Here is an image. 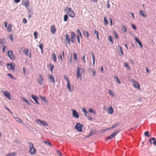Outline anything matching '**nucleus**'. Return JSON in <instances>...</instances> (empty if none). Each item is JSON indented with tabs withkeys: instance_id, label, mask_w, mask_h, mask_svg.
<instances>
[{
	"instance_id": "f257e3e1",
	"label": "nucleus",
	"mask_w": 156,
	"mask_h": 156,
	"mask_svg": "<svg viewBox=\"0 0 156 156\" xmlns=\"http://www.w3.org/2000/svg\"><path fill=\"white\" fill-rule=\"evenodd\" d=\"M64 11L66 12L69 16L71 18H73L75 16V14L72 9L69 7H66L64 9Z\"/></svg>"
},
{
	"instance_id": "f03ea898",
	"label": "nucleus",
	"mask_w": 156,
	"mask_h": 156,
	"mask_svg": "<svg viewBox=\"0 0 156 156\" xmlns=\"http://www.w3.org/2000/svg\"><path fill=\"white\" fill-rule=\"evenodd\" d=\"M29 147V152L30 154H33L36 153V150L34 147L33 144L31 142H29L28 143Z\"/></svg>"
},
{
	"instance_id": "7ed1b4c3",
	"label": "nucleus",
	"mask_w": 156,
	"mask_h": 156,
	"mask_svg": "<svg viewBox=\"0 0 156 156\" xmlns=\"http://www.w3.org/2000/svg\"><path fill=\"white\" fill-rule=\"evenodd\" d=\"M15 64L14 63H7V66L8 69L9 70H12V71H14Z\"/></svg>"
},
{
	"instance_id": "20e7f679",
	"label": "nucleus",
	"mask_w": 156,
	"mask_h": 156,
	"mask_svg": "<svg viewBox=\"0 0 156 156\" xmlns=\"http://www.w3.org/2000/svg\"><path fill=\"white\" fill-rule=\"evenodd\" d=\"M83 69L80 68L79 66H77V77L79 78L80 80H81V76L82 73Z\"/></svg>"
},
{
	"instance_id": "39448f33",
	"label": "nucleus",
	"mask_w": 156,
	"mask_h": 156,
	"mask_svg": "<svg viewBox=\"0 0 156 156\" xmlns=\"http://www.w3.org/2000/svg\"><path fill=\"white\" fill-rule=\"evenodd\" d=\"M83 127V125L80 124L79 123H77L75 126V129H77L78 131L80 132H82V129Z\"/></svg>"
},
{
	"instance_id": "423d86ee",
	"label": "nucleus",
	"mask_w": 156,
	"mask_h": 156,
	"mask_svg": "<svg viewBox=\"0 0 156 156\" xmlns=\"http://www.w3.org/2000/svg\"><path fill=\"white\" fill-rule=\"evenodd\" d=\"M131 81L133 83V87L135 88L140 90V85L137 82L133 80H132Z\"/></svg>"
},
{
	"instance_id": "0eeeda50",
	"label": "nucleus",
	"mask_w": 156,
	"mask_h": 156,
	"mask_svg": "<svg viewBox=\"0 0 156 156\" xmlns=\"http://www.w3.org/2000/svg\"><path fill=\"white\" fill-rule=\"evenodd\" d=\"M35 122L37 124L40 123L42 125L44 126H48V125L47 122L41 120L40 119H37L35 120Z\"/></svg>"
},
{
	"instance_id": "6e6552de",
	"label": "nucleus",
	"mask_w": 156,
	"mask_h": 156,
	"mask_svg": "<svg viewBox=\"0 0 156 156\" xmlns=\"http://www.w3.org/2000/svg\"><path fill=\"white\" fill-rule=\"evenodd\" d=\"M37 82L40 84L41 85L44 82V79L41 75L40 74L38 77L37 80Z\"/></svg>"
},
{
	"instance_id": "1a4fd4ad",
	"label": "nucleus",
	"mask_w": 156,
	"mask_h": 156,
	"mask_svg": "<svg viewBox=\"0 0 156 156\" xmlns=\"http://www.w3.org/2000/svg\"><path fill=\"white\" fill-rule=\"evenodd\" d=\"M22 4L23 5L25 6L27 9H28L30 5V2L28 0H23Z\"/></svg>"
},
{
	"instance_id": "9d476101",
	"label": "nucleus",
	"mask_w": 156,
	"mask_h": 156,
	"mask_svg": "<svg viewBox=\"0 0 156 156\" xmlns=\"http://www.w3.org/2000/svg\"><path fill=\"white\" fill-rule=\"evenodd\" d=\"M72 115L73 117L76 118H78L79 117V115L77 112L74 109L72 110Z\"/></svg>"
},
{
	"instance_id": "9b49d317",
	"label": "nucleus",
	"mask_w": 156,
	"mask_h": 156,
	"mask_svg": "<svg viewBox=\"0 0 156 156\" xmlns=\"http://www.w3.org/2000/svg\"><path fill=\"white\" fill-rule=\"evenodd\" d=\"M8 55L9 58H13L14 57V55L12 51L9 50L8 51Z\"/></svg>"
},
{
	"instance_id": "f8f14e48",
	"label": "nucleus",
	"mask_w": 156,
	"mask_h": 156,
	"mask_svg": "<svg viewBox=\"0 0 156 156\" xmlns=\"http://www.w3.org/2000/svg\"><path fill=\"white\" fill-rule=\"evenodd\" d=\"M151 144H153L154 145H156V140L154 137L151 138L149 140Z\"/></svg>"
},
{
	"instance_id": "ddd939ff",
	"label": "nucleus",
	"mask_w": 156,
	"mask_h": 156,
	"mask_svg": "<svg viewBox=\"0 0 156 156\" xmlns=\"http://www.w3.org/2000/svg\"><path fill=\"white\" fill-rule=\"evenodd\" d=\"M3 94L9 100H11L10 94L9 92L7 91H5L4 92Z\"/></svg>"
},
{
	"instance_id": "4468645a",
	"label": "nucleus",
	"mask_w": 156,
	"mask_h": 156,
	"mask_svg": "<svg viewBox=\"0 0 156 156\" xmlns=\"http://www.w3.org/2000/svg\"><path fill=\"white\" fill-rule=\"evenodd\" d=\"M118 132H113V133L110 136L107 137L106 138V140L108 139H112L113 137H114L117 134V133Z\"/></svg>"
},
{
	"instance_id": "2eb2a0df",
	"label": "nucleus",
	"mask_w": 156,
	"mask_h": 156,
	"mask_svg": "<svg viewBox=\"0 0 156 156\" xmlns=\"http://www.w3.org/2000/svg\"><path fill=\"white\" fill-rule=\"evenodd\" d=\"M66 36V41L68 44H69L70 43V38L69 35L67 34H66L65 35Z\"/></svg>"
},
{
	"instance_id": "dca6fc26",
	"label": "nucleus",
	"mask_w": 156,
	"mask_h": 156,
	"mask_svg": "<svg viewBox=\"0 0 156 156\" xmlns=\"http://www.w3.org/2000/svg\"><path fill=\"white\" fill-rule=\"evenodd\" d=\"M76 34L74 32H71V41L72 43H74V41L73 40V39L75 38V37L76 36Z\"/></svg>"
},
{
	"instance_id": "f3484780",
	"label": "nucleus",
	"mask_w": 156,
	"mask_h": 156,
	"mask_svg": "<svg viewBox=\"0 0 156 156\" xmlns=\"http://www.w3.org/2000/svg\"><path fill=\"white\" fill-rule=\"evenodd\" d=\"M107 112L109 114H112L113 112V110L112 106L108 108L107 110Z\"/></svg>"
},
{
	"instance_id": "a211bd4d",
	"label": "nucleus",
	"mask_w": 156,
	"mask_h": 156,
	"mask_svg": "<svg viewBox=\"0 0 156 156\" xmlns=\"http://www.w3.org/2000/svg\"><path fill=\"white\" fill-rule=\"evenodd\" d=\"M51 32L52 34H54L55 33L56 31L55 26L54 25H52L51 26Z\"/></svg>"
},
{
	"instance_id": "6ab92c4d",
	"label": "nucleus",
	"mask_w": 156,
	"mask_h": 156,
	"mask_svg": "<svg viewBox=\"0 0 156 156\" xmlns=\"http://www.w3.org/2000/svg\"><path fill=\"white\" fill-rule=\"evenodd\" d=\"M49 79L51 80L52 82L53 83H55V78L54 77L51 75H50L48 76Z\"/></svg>"
},
{
	"instance_id": "aec40b11",
	"label": "nucleus",
	"mask_w": 156,
	"mask_h": 156,
	"mask_svg": "<svg viewBox=\"0 0 156 156\" xmlns=\"http://www.w3.org/2000/svg\"><path fill=\"white\" fill-rule=\"evenodd\" d=\"M31 97L37 104H39V103L37 101V99L38 98L37 97L34 96L33 94H31Z\"/></svg>"
},
{
	"instance_id": "412c9836",
	"label": "nucleus",
	"mask_w": 156,
	"mask_h": 156,
	"mask_svg": "<svg viewBox=\"0 0 156 156\" xmlns=\"http://www.w3.org/2000/svg\"><path fill=\"white\" fill-rule=\"evenodd\" d=\"M67 87L70 92H72L74 88L73 87H72L71 88V85L70 84L69 82L67 83Z\"/></svg>"
},
{
	"instance_id": "4be33fe9",
	"label": "nucleus",
	"mask_w": 156,
	"mask_h": 156,
	"mask_svg": "<svg viewBox=\"0 0 156 156\" xmlns=\"http://www.w3.org/2000/svg\"><path fill=\"white\" fill-rule=\"evenodd\" d=\"M135 40L136 42L139 44V45L140 46L141 48H142V45L141 42L140 40L137 38V37H135Z\"/></svg>"
},
{
	"instance_id": "5701e85b",
	"label": "nucleus",
	"mask_w": 156,
	"mask_h": 156,
	"mask_svg": "<svg viewBox=\"0 0 156 156\" xmlns=\"http://www.w3.org/2000/svg\"><path fill=\"white\" fill-rule=\"evenodd\" d=\"M40 97L41 98V99L44 102L47 104H48V100L45 97L40 96Z\"/></svg>"
},
{
	"instance_id": "b1692460",
	"label": "nucleus",
	"mask_w": 156,
	"mask_h": 156,
	"mask_svg": "<svg viewBox=\"0 0 156 156\" xmlns=\"http://www.w3.org/2000/svg\"><path fill=\"white\" fill-rule=\"evenodd\" d=\"M12 24H9L8 25V26H7V27L6 28H7V30L8 32L11 31V30L12 28Z\"/></svg>"
},
{
	"instance_id": "393cba45",
	"label": "nucleus",
	"mask_w": 156,
	"mask_h": 156,
	"mask_svg": "<svg viewBox=\"0 0 156 156\" xmlns=\"http://www.w3.org/2000/svg\"><path fill=\"white\" fill-rule=\"evenodd\" d=\"M16 155V153L15 152H13L7 154L5 156H15Z\"/></svg>"
},
{
	"instance_id": "a878e982",
	"label": "nucleus",
	"mask_w": 156,
	"mask_h": 156,
	"mask_svg": "<svg viewBox=\"0 0 156 156\" xmlns=\"http://www.w3.org/2000/svg\"><path fill=\"white\" fill-rule=\"evenodd\" d=\"M94 34L96 35L97 39L99 40L100 38L99 37L98 33V32L96 30H94Z\"/></svg>"
},
{
	"instance_id": "bb28decb",
	"label": "nucleus",
	"mask_w": 156,
	"mask_h": 156,
	"mask_svg": "<svg viewBox=\"0 0 156 156\" xmlns=\"http://www.w3.org/2000/svg\"><path fill=\"white\" fill-rule=\"evenodd\" d=\"M112 39V37L111 36L109 35L108 37V40L110 41L112 44H113L114 43V41H113Z\"/></svg>"
},
{
	"instance_id": "cd10ccee",
	"label": "nucleus",
	"mask_w": 156,
	"mask_h": 156,
	"mask_svg": "<svg viewBox=\"0 0 156 156\" xmlns=\"http://www.w3.org/2000/svg\"><path fill=\"white\" fill-rule=\"evenodd\" d=\"M43 142L46 145H48L50 147H53L49 141H43Z\"/></svg>"
},
{
	"instance_id": "c85d7f7f",
	"label": "nucleus",
	"mask_w": 156,
	"mask_h": 156,
	"mask_svg": "<svg viewBox=\"0 0 156 156\" xmlns=\"http://www.w3.org/2000/svg\"><path fill=\"white\" fill-rule=\"evenodd\" d=\"M83 33L84 36H86L87 37H89V33L86 31L83 30Z\"/></svg>"
},
{
	"instance_id": "c756f323",
	"label": "nucleus",
	"mask_w": 156,
	"mask_h": 156,
	"mask_svg": "<svg viewBox=\"0 0 156 156\" xmlns=\"http://www.w3.org/2000/svg\"><path fill=\"white\" fill-rule=\"evenodd\" d=\"M140 15H141L142 16L144 17H146V13L145 12H144L142 10H140Z\"/></svg>"
},
{
	"instance_id": "7c9ffc66",
	"label": "nucleus",
	"mask_w": 156,
	"mask_h": 156,
	"mask_svg": "<svg viewBox=\"0 0 156 156\" xmlns=\"http://www.w3.org/2000/svg\"><path fill=\"white\" fill-rule=\"evenodd\" d=\"M25 54L29 56L30 58L31 57V54L30 52H29V51L27 49L25 52Z\"/></svg>"
},
{
	"instance_id": "2f4dec72",
	"label": "nucleus",
	"mask_w": 156,
	"mask_h": 156,
	"mask_svg": "<svg viewBox=\"0 0 156 156\" xmlns=\"http://www.w3.org/2000/svg\"><path fill=\"white\" fill-rule=\"evenodd\" d=\"M68 18V16L66 14L64 16L63 20L64 22L67 21Z\"/></svg>"
},
{
	"instance_id": "473e14b6",
	"label": "nucleus",
	"mask_w": 156,
	"mask_h": 156,
	"mask_svg": "<svg viewBox=\"0 0 156 156\" xmlns=\"http://www.w3.org/2000/svg\"><path fill=\"white\" fill-rule=\"evenodd\" d=\"M104 20L105 24L106 25H107L108 23V20H107L106 17H104Z\"/></svg>"
},
{
	"instance_id": "72a5a7b5",
	"label": "nucleus",
	"mask_w": 156,
	"mask_h": 156,
	"mask_svg": "<svg viewBox=\"0 0 156 156\" xmlns=\"http://www.w3.org/2000/svg\"><path fill=\"white\" fill-rule=\"evenodd\" d=\"M108 93L109 95H111L112 97H114V94L111 90H109Z\"/></svg>"
},
{
	"instance_id": "f704fd0d",
	"label": "nucleus",
	"mask_w": 156,
	"mask_h": 156,
	"mask_svg": "<svg viewBox=\"0 0 156 156\" xmlns=\"http://www.w3.org/2000/svg\"><path fill=\"white\" fill-rule=\"evenodd\" d=\"M5 42V40L3 38H0V44H3Z\"/></svg>"
},
{
	"instance_id": "c9c22d12",
	"label": "nucleus",
	"mask_w": 156,
	"mask_h": 156,
	"mask_svg": "<svg viewBox=\"0 0 156 156\" xmlns=\"http://www.w3.org/2000/svg\"><path fill=\"white\" fill-rule=\"evenodd\" d=\"M34 39H36L38 37L37 34L38 33L37 31H35L34 34Z\"/></svg>"
},
{
	"instance_id": "e433bc0d",
	"label": "nucleus",
	"mask_w": 156,
	"mask_h": 156,
	"mask_svg": "<svg viewBox=\"0 0 156 156\" xmlns=\"http://www.w3.org/2000/svg\"><path fill=\"white\" fill-rule=\"evenodd\" d=\"M16 120L17 122L20 123H22V120L21 119H20L19 118H16Z\"/></svg>"
},
{
	"instance_id": "4c0bfd02",
	"label": "nucleus",
	"mask_w": 156,
	"mask_h": 156,
	"mask_svg": "<svg viewBox=\"0 0 156 156\" xmlns=\"http://www.w3.org/2000/svg\"><path fill=\"white\" fill-rule=\"evenodd\" d=\"M22 100L23 101L26 102L27 104H29V101L25 98H22Z\"/></svg>"
},
{
	"instance_id": "58836bf2",
	"label": "nucleus",
	"mask_w": 156,
	"mask_h": 156,
	"mask_svg": "<svg viewBox=\"0 0 156 156\" xmlns=\"http://www.w3.org/2000/svg\"><path fill=\"white\" fill-rule=\"evenodd\" d=\"M43 45L42 43H41L39 45V47L41 50V51H42L43 48Z\"/></svg>"
},
{
	"instance_id": "ea45409f",
	"label": "nucleus",
	"mask_w": 156,
	"mask_h": 156,
	"mask_svg": "<svg viewBox=\"0 0 156 156\" xmlns=\"http://www.w3.org/2000/svg\"><path fill=\"white\" fill-rule=\"evenodd\" d=\"M144 135L145 136H147L148 137L150 136L149 135V132L148 131H146L144 133Z\"/></svg>"
},
{
	"instance_id": "a19ab883",
	"label": "nucleus",
	"mask_w": 156,
	"mask_h": 156,
	"mask_svg": "<svg viewBox=\"0 0 156 156\" xmlns=\"http://www.w3.org/2000/svg\"><path fill=\"white\" fill-rule=\"evenodd\" d=\"M116 126H117L116 124H114V125H113L112 126V127L108 128L107 129L109 130V129H112L115 128L116 127Z\"/></svg>"
},
{
	"instance_id": "79ce46f5",
	"label": "nucleus",
	"mask_w": 156,
	"mask_h": 156,
	"mask_svg": "<svg viewBox=\"0 0 156 156\" xmlns=\"http://www.w3.org/2000/svg\"><path fill=\"white\" fill-rule=\"evenodd\" d=\"M119 51L121 53V55H122L123 54V51L122 50V47L121 46H119ZM119 54H120V53H119Z\"/></svg>"
},
{
	"instance_id": "37998d69",
	"label": "nucleus",
	"mask_w": 156,
	"mask_h": 156,
	"mask_svg": "<svg viewBox=\"0 0 156 156\" xmlns=\"http://www.w3.org/2000/svg\"><path fill=\"white\" fill-rule=\"evenodd\" d=\"M122 31L124 32H126V27L125 26H123L122 27Z\"/></svg>"
},
{
	"instance_id": "c03bdc74",
	"label": "nucleus",
	"mask_w": 156,
	"mask_h": 156,
	"mask_svg": "<svg viewBox=\"0 0 156 156\" xmlns=\"http://www.w3.org/2000/svg\"><path fill=\"white\" fill-rule=\"evenodd\" d=\"M64 79L67 82V83H69V80L68 78L66 75H64Z\"/></svg>"
},
{
	"instance_id": "a18cd8bd",
	"label": "nucleus",
	"mask_w": 156,
	"mask_h": 156,
	"mask_svg": "<svg viewBox=\"0 0 156 156\" xmlns=\"http://www.w3.org/2000/svg\"><path fill=\"white\" fill-rule=\"evenodd\" d=\"M88 111L89 112H92L93 113H94V114H95V112L94 111L93 109L92 108H90L89 110H88Z\"/></svg>"
},
{
	"instance_id": "49530a36",
	"label": "nucleus",
	"mask_w": 156,
	"mask_h": 156,
	"mask_svg": "<svg viewBox=\"0 0 156 156\" xmlns=\"http://www.w3.org/2000/svg\"><path fill=\"white\" fill-rule=\"evenodd\" d=\"M7 76L9 77H10L12 79H16V78H14L13 76L10 74V73H8L7 74Z\"/></svg>"
},
{
	"instance_id": "de8ad7c7",
	"label": "nucleus",
	"mask_w": 156,
	"mask_h": 156,
	"mask_svg": "<svg viewBox=\"0 0 156 156\" xmlns=\"http://www.w3.org/2000/svg\"><path fill=\"white\" fill-rule=\"evenodd\" d=\"M50 70L51 71V73H52L53 71V69L54 68V66L51 64H50Z\"/></svg>"
},
{
	"instance_id": "09e8293b",
	"label": "nucleus",
	"mask_w": 156,
	"mask_h": 156,
	"mask_svg": "<svg viewBox=\"0 0 156 156\" xmlns=\"http://www.w3.org/2000/svg\"><path fill=\"white\" fill-rule=\"evenodd\" d=\"M124 66L125 67L129 69H130V67H129L128 64L127 62H125L124 63Z\"/></svg>"
},
{
	"instance_id": "8fccbe9b",
	"label": "nucleus",
	"mask_w": 156,
	"mask_h": 156,
	"mask_svg": "<svg viewBox=\"0 0 156 156\" xmlns=\"http://www.w3.org/2000/svg\"><path fill=\"white\" fill-rule=\"evenodd\" d=\"M56 152H57V154L59 156H62V154L60 153V151L59 150H56Z\"/></svg>"
},
{
	"instance_id": "3c124183",
	"label": "nucleus",
	"mask_w": 156,
	"mask_h": 156,
	"mask_svg": "<svg viewBox=\"0 0 156 156\" xmlns=\"http://www.w3.org/2000/svg\"><path fill=\"white\" fill-rule=\"evenodd\" d=\"M76 32L77 33H79L80 36L81 37H82V34L80 32V30L79 29H77V31H76Z\"/></svg>"
},
{
	"instance_id": "603ef678",
	"label": "nucleus",
	"mask_w": 156,
	"mask_h": 156,
	"mask_svg": "<svg viewBox=\"0 0 156 156\" xmlns=\"http://www.w3.org/2000/svg\"><path fill=\"white\" fill-rule=\"evenodd\" d=\"M23 22L24 24H26L27 22V21L26 19L25 18H23Z\"/></svg>"
},
{
	"instance_id": "864d4df0",
	"label": "nucleus",
	"mask_w": 156,
	"mask_h": 156,
	"mask_svg": "<svg viewBox=\"0 0 156 156\" xmlns=\"http://www.w3.org/2000/svg\"><path fill=\"white\" fill-rule=\"evenodd\" d=\"M10 38L12 41H13V35L11 34L10 35Z\"/></svg>"
},
{
	"instance_id": "5fc2aeb1",
	"label": "nucleus",
	"mask_w": 156,
	"mask_h": 156,
	"mask_svg": "<svg viewBox=\"0 0 156 156\" xmlns=\"http://www.w3.org/2000/svg\"><path fill=\"white\" fill-rule=\"evenodd\" d=\"M115 78L116 79L117 81L118 82V83H119V84H120L121 83L120 81H119V79L117 77V76H115Z\"/></svg>"
},
{
	"instance_id": "6e6d98bb",
	"label": "nucleus",
	"mask_w": 156,
	"mask_h": 156,
	"mask_svg": "<svg viewBox=\"0 0 156 156\" xmlns=\"http://www.w3.org/2000/svg\"><path fill=\"white\" fill-rule=\"evenodd\" d=\"M132 26L133 29L135 30H136V27L134 25L132 24Z\"/></svg>"
},
{
	"instance_id": "4d7b16f0",
	"label": "nucleus",
	"mask_w": 156,
	"mask_h": 156,
	"mask_svg": "<svg viewBox=\"0 0 156 156\" xmlns=\"http://www.w3.org/2000/svg\"><path fill=\"white\" fill-rule=\"evenodd\" d=\"M76 37L77 38V40L78 42V43L79 44H80V40L79 37L78 35H77Z\"/></svg>"
},
{
	"instance_id": "13d9d810",
	"label": "nucleus",
	"mask_w": 156,
	"mask_h": 156,
	"mask_svg": "<svg viewBox=\"0 0 156 156\" xmlns=\"http://www.w3.org/2000/svg\"><path fill=\"white\" fill-rule=\"evenodd\" d=\"M73 56H74L73 58H77L76 55V54L75 53H74L73 54Z\"/></svg>"
},
{
	"instance_id": "bf43d9fd",
	"label": "nucleus",
	"mask_w": 156,
	"mask_h": 156,
	"mask_svg": "<svg viewBox=\"0 0 156 156\" xmlns=\"http://www.w3.org/2000/svg\"><path fill=\"white\" fill-rule=\"evenodd\" d=\"M109 1H108V2H107V8H108V9L110 7V5L109 4Z\"/></svg>"
},
{
	"instance_id": "052dcab7",
	"label": "nucleus",
	"mask_w": 156,
	"mask_h": 156,
	"mask_svg": "<svg viewBox=\"0 0 156 156\" xmlns=\"http://www.w3.org/2000/svg\"><path fill=\"white\" fill-rule=\"evenodd\" d=\"M115 37L116 39H118V36L115 31Z\"/></svg>"
},
{
	"instance_id": "680f3d73",
	"label": "nucleus",
	"mask_w": 156,
	"mask_h": 156,
	"mask_svg": "<svg viewBox=\"0 0 156 156\" xmlns=\"http://www.w3.org/2000/svg\"><path fill=\"white\" fill-rule=\"evenodd\" d=\"M82 111L83 112H84V113H86V109L85 108H83L82 109Z\"/></svg>"
},
{
	"instance_id": "e2e57ef3",
	"label": "nucleus",
	"mask_w": 156,
	"mask_h": 156,
	"mask_svg": "<svg viewBox=\"0 0 156 156\" xmlns=\"http://www.w3.org/2000/svg\"><path fill=\"white\" fill-rule=\"evenodd\" d=\"M25 67H23V73L25 75L26 74V69H25Z\"/></svg>"
},
{
	"instance_id": "0e129e2a",
	"label": "nucleus",
	"mask_w": 156,
	"mask_h": 156,
	"mask_svg": "<svg viewBox=\"0 0 156 156\" xmlns=\"http://www.w3.org/2000/svg\"><path fill=\"white\" fill-rule=\"evenodd\" d=\"M92 72L93 73V76H94L95 74V72L94 69L92 70Z\"/></svg>"
},
{
	"instance_id": "69168bd1",
	"label": "nucleus",
	"mask_w": 156,
	"mask_h": 156,
	"mask_svg": "<svg viewBox=\"0 0 156 156\" xmlns=\"http://www.w3.org/2000/svg\"><path fill=\"white\" fill-rule=\"evenodd\" d=\"M5 108L8 111H9L12 114V112L6 106H5Z\"/></svg>"
},
{
	"instance_id": "338daca9",
	"label": "nucleus",
	"mask_w": 156,
	"mask_h": 156,
	"mask_svg": "<svg viewBox=\"0 0 156 156\" xmlns=\"http://www.w3.org/2000/svg\"><path fill=\"white\" fill-rule=\"evenodd\" d=\"M6 47V46H4L2 48V52H4L5 51V48Z\"/></svg>"
},
{
	"instance_id": "774afa93",
	"label": "nucleus",
	"mask_w": 156,
	"mask_h": 156,
	"mask_svg": "<svg viewBox=\"0 0 156 156\" xmlns=\"http://www.w3.org/2000/svg\"><path fill=\"white\" fill-rule=\"evenodd\" d=\"M52 56L53 58H56V56L55 54L54 53H53L52 54Z\"/></svg>"
}]
</instances>
